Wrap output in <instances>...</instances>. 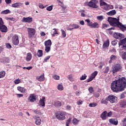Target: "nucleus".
Returning <instances> with one entry per match:
<instances>
[{
    "instance_id": "obj_32",
    "label": "nucleus",
    "mask_w": 126,
    "mask_h": 126,
    "mask_svg": "<svg viewBox=\"0 0 126 126\" xmlns=\"http://www.w3.org/2000/svg\"><path fill=\"white\" fill-rule=\"evenodd\" d=\"M98 74V72L97 71H94L91 75V77L94 79V77H96V76Z\"/></svg>"
},
{
    "instance_id": "obj_57",
    "label": "nucleus",
    "mask_w": 126,
    "mask_h": 126,
    "mask_svg": "<svg viewBox=\"0 0 126 126\" xmlns=\"http://www.w3.org/2000/svg\"><path fill=\"white\" fill-rule=\"evenodd\" d=\"M4 23L3 22V21L2 20V18H0V26L4 25Z\"/></svg>"
},
{
    "instance_id": "obj_43",
    "label": "nucleus",
    "mask_w": 126,
    "mask_h": 126,
    "mask_svg": "<svg viewBox=\"0 0 126 126\" xmlns=\"http://www.w3.org/2000/svg\"><path fill=\"white\" fill-rule=\"evenodd\" d=\"M104 65H105V63L101 62L99 63V65L98 66V68H99L100 69H101L103 66H104Z\"/></svg>"
},
{
    "instance_id": "obj_22",
    "label": "nucleus",
    "mask_w": 126,
    "mask_h": 126,
    "mask_svg": "<svg viewBox=\"0 0 126 126\" xmlns=\"http://www.w3.org/2000/svg\"><path fill=\"white\" fill-rule=\"evenodd\" d=\"M126 38H124L123 39H120V41L119 42V47L121 46H123L124 45H126Z\"/></svg>"
},
{
    "instance_id": "obj_8",
    "label": "nucleus",
    "mask_w": 126,
    "mask_h": 126,
    "mask_svg": "<svg viewBox=\"0 0 126 126\" xmlns=\"http://www.w3.org/2000/svg\"><path fill=\"white\" fill-rule=\"evenodd\" d=\"M12 43L15 46H18L19 44V39H18V36L15 35L12 37Z\"/></svg>"
},
{
    "instance_id": "obj_24",
    "label": "nucleus",
    "mask_w": 126,
    "mask_h": 126,
    "mask_svg": "<svg viewBox=\"0 0 126 126\" xmlns=\"http://www.w3.org/2000/svg\"><path fill=\"white\" fill-rule=\"evenodd\" d=\"M26 60L27 62H30V60H32V54L31 53H28Z\"/></svg>"
},
{
    "instance_id": "obj_39",
    "label": "nucleus",
    "mask_w": 126,
    "mask_h": 126,
    "mask_svg": "<svg viewBox=\"0 0 126 126\" xmlns=\"http://www.w3.org/2000/svg\"><path fill=\"white\" fill-rule=\"evenodd\" d=\"M61 32L63 38H65V37H66V33H65V31L63 29H61Z\"/></svg>"
},
{
    "instance_id": "obj_18",
    "label": "nucleus",
    "mask_w": 126,
    "mask_h": 126,
    "mask_svg": "<svg viewBox=\"0 0 126 126\" xmlns=\"http://www.w3.org/2000/svg\"><path fill=\"white\" fill-rule=\"evenodd\" d=\"M109 122L111 125H114V126H117L118 125V120L116 119H110L109 120Z\"/></svg>"
},
{
    "instance_id": "obj_50",
    "label": "nucleus",
    "mask_w": 126,
    "mask_h": 126,
    "mask_svg": "<svg viewBox=\"0 0 126 126\" xmlns=\"http://www.w3.org/2000/svg\"><path fill=\"white\" fill-rule=\"evenodd\" d=\"M53 30H54V32H53V33L52 34V36L53 37H54V36H55L56 34H58V32L57 31V30L56 29H53Z\"/></svg>"
},
{
    "instance_id": "obj_44",
    "label": "nucleus",
    "mask_w": 126,
    "mask_h": 126,
    "mask_svg": "<svg viewBox=\"0 0 126 126\" xmlns=\"http://www.w3.org/2000/svg\"><path fill=\"white\" fill-rule=\"evenodd\" d=\"M118 40L117 39L114 40L111 42V44L112 45V46H116V45L118 44Z\"/></svg>"
},
{
    "instance_id": "obj_41",
    "label": "nucleus",
    "mask_w": 126,
    "mask_h": 126,
    "mask_svg": "<svg viewBox=\"0 0 126 126\" xmlns=\"http://www.w3.org/2000/svg\"><path fill=\"white\" fill-rule=\"evenodd\" d=\"M99 2L100 6H104L105 4H107V3L105 2L103 0H100Z\"/></svg>"
},
{
    "instance_id": "obj_25",
    "label": "nucleus",
    "mask_w": 126,
    "mask_h": 126,
    "mask_svg": "<svg viewBox=\"0 0 126 126\" xmlns=\"http://www.w3.org/2000/svg\"><path fill=\"white\" fill-rule=\"evenodd\" d=\"M117 60V56L116 55H111L110 56V60L109 61V63H112L113 61H116Z\"/></svg>"
},
{
    "instance_id": "obj_21",
    "label": "nucleus",
    "mask_w": 126,
    "mask_h": 126,
    "mask_svg": "<svg viewBox=\"0 0 126 126\" xmlns=\"http://www.w3.org/2000/svg\"><path fill=\"white\" fill-rule=\"evenodd\" d=\"M117 13V11L116 10H112L108 12L106 14H107L109 16H113V15H115Z\"/></svg>"
},
{
    "instance_id": "obj_47",
    "label": "nucleus",
    "mask_w": 126,
    "mask_h": 126,
    "mask_svg": "<svg viewBox=\"0 0 126 126\" xmlns=\"http://www.w3.org/2000/svg\"><path fill=\"white\" fill-rule=\"evenodd\" d=\"M21 82V81L19 79H17L14 81L15 84H19Z\"/></svg>"
},
{
    "instance_id": "obj_55",
    "label": "nucleus",
    "mask_w": 126,
    "mask_h": 126,
    "mask_svg": "<svg viewBox=\"0 0 126 126\" xmlns=\"http://www.w3.org/2000/svg\"><path fill=\"white\" fill-rule=\"evenodd\" d=\"M103 8L105 10H108V9H109V4L106 3V4H105V6H103Z\"/></svg>"
},
{
    "instance_id": "obj_13",
    "label": "nucleus",
    "mask_w": 126,
    "mask_h": 126,
    "mask_svg": "<svg viewBox=\"0 0 126 126\" xmlns=\"http://www.w3.org/2000/svg\"><path fill=\"white\" fill-rule=\"evenodd\" d=\"M23 5V3L16 2L12 4V7H14L15 8L21 7Z\"/></svg>"
},
{
    "instance_id": "obj_6",
    "label": "nucleus",
    "mask_w": 126,
    "mask_h": 126,
    "mask_svg": "<svg viewBox=\"0 0 126 126\" xmlns=\"http://www.w3.org/2000/svg\"><path fill=\"white\" fill-rule=\"evenodd\" d=\"M122 69V65L120 64H115L112 66L113 73H116Z\"/></svg>"
},
{
    "instance_id": "obj_48",
    "label": "nucleus",
    "mask_w": 126,
    "mask_h": 126,
    "mask_svg": "<svg viewBox=\"0 0 126 126\" xmlns=\"http://www.w3.org/2000/svg\"><path fill=\"white\" fill-rule=\"evenodd\" d=\"M50 58H51V56H48L46 57L45 58V59H44L43 63H47V62H48V60H50Z\"/></svg>"
},
{
    "instance_id": "obj_17",
    "label": "nucleus",
    "mask_w": 126,
    "mask_h": 126,
    "mask_svg": "<svg viewBox=\"0 0 126 126\" xmlns=\"http://www.w3.org/2000/svg\"><path fill=\"white\" fill-rule=\"evenodd\" d=\"M33 119H35V124L37 126H40L41 125V121L39 117L33 116Z\"/></svg>"
},
{
    "instance_id": "obj_16",
    "label": "nucleus",
    "mask_w": 126,
    "mask_h": 126,
    "mask_svg": "<svg viewBox=\"0 0 126 126\" xmlns=\"http://www.w3.org/2000/svg\"><path fill=\"white\" fill-rule=\"evenodd\" d=\"M100 118L102 119L103 121H105V120H107L108 118L107 116V111H104L103 112L101 113L100 115Z\"/></svg>"
},
{
    "instance_id": "obj_40",
    "label": "nucleus",
    "mask_w": 126,
    "mask_h": 126,
    "mask_svg": "<svg viewBox=\"0 0 126 126\" xmlns=\"http://www.w3.org/2000/svg\"><path fill=\"white\" fill-rule=\"evenodd\" d=\"M121 124L122 126H126V117L122 120Z\"/></svg>"
},
{
    "instance_id": "obj_20",
    "label": "nucleus",
    "mask_w": 126,
    "mask_h": 126,
    "mask_svg": "<svg viewBox=\"0 0 126 126\" xmlns=\"http://www.w3.org/2000/svg\"><path fill=\"white\" fill-rule=\"evenodd\" d=\"M110 45V40L109 39H107V40L105 41V42H104L103 44V49H107L109 47Z\"/></svg>"
},
{
    "instance_id": "obj_26",
    "label": "nucleus",
    "mask_w": 126,
    "mask_h": 126,
    "mask_svg": "<svg viewBox=\"0 0 126 126\" xmlns=\"http://www.w3.org/2000/svg\"><path fill=\"white\" fill-rule=\"evenodd\" d=\"M120 54L123 60H126V52L122 51Z\"/></svg>"
},
{
    "instance_id": "obj_12",
    "label": "nucleus",
    "mask_w": 126,
    "mask_h": 126,
    "mask_svg": "<svg viewBox=\"0 0 126 126\" xmlns=\"http://www.w3.org/2000/svg\"><path fill=\"white\" fill-rule=\"evenodd\" d=\"M28 32L29 37H32V36L35 35V30L34 29L29 28Z\"/></svg>"
},
{
    "instance_id": "obj_38",
    "label": "nucleus",
    "mask_w": 126,
    "mask_h": 126,
    "mask_svg": "<svg viewBox=\"0 0 126 126\" xmlns=\"http://www.w3.org/2000/svg\"><path fill=\"white\" fill-rule=\"evenodd\" d=\"M98 104L95 102L91 103L89 104V107H91V108L96 107Z\"/></svg>"
},
{
    "instance_id": "obj_3",
    "label": "nucleus",
    "mask_w": 126,
    "mask_h": 126,
    "mask_svg": "<svg viewBox=\"0 0 126 126\" xmlns=\"http://www.w3.org/2000/svg\"><path fill=\"white\" fill-rule=\"evenodd\" d=\"M65 116H66V113L64 111H60L56 114L57 119L60 121H64L65 120Z\"/></svg>"
},
{
    "instance_id": "obj_14",
    "label": "nucleus",
    "mask_w": 126,
    "mask_h": 126,
    "mask_svg": "<svg viewBox=\"0 0 126 126\" xmlns=\"http://www.w3.org/2000/svg\"><path fill=\"white\" fill-rule=\"evenodd\" d=\"M118 106L121 108H126V100H121L118 103Z\"/></svg>"
},
{
    "instance_id": "obj_58",
    "label": "nucleus",
    "mask_w": 126,
    "mask_h": 126,
    "mask_svg": "<svg viewBox=\"0 0 126 126\" xmlns=\"http://www.w3.org/2000/svg\"><path fill=\"white\" fill-rule=\"evenodd\" d=\"M94 96L95 98H99V97H100V94H99V93H95L94 94Z\"/></svg>"
},
{
    "instance_id": "obj_4",
    "label": "nucleus",
    "mask_w": 126,
    "mask_h": 126,
    "mask_svg": "<svg viewBox=\"0 0 126 126\" xmlns=\"http://www.w3.org/2000/svg\"><path fill=\"white\" fill-rule=\"evenodd\" d=\"M88 5L92 8H98V1L97 0H91L88 3Z\"/></svg>"
},
{
    "instance_id": "obj_23",
    "label": "nucleus",
    "mask_w": 126,
    "mask_h": 126,
    "mask_svg": "<svg viewBox=\"0 0 126 126\" xmlns=\"http://www.w3.org/2000/svg\"><path fill=\"white\" fill-rule=\"evenodd\" d=\"M17 90L21 92V93H25L26 92V89L22 87H18Z\"/></svg>"
},
{
    "instance_id": "obj_52",
    "label": "nucleus",
    "mask_w": 126,
    "mask_h": 126,
    "mask_svg": "<svg viewBox=\"0 0 126 126\" xmlns=\"http://www.w3.org/2000/svg\"><path fill=\"white\" fill-rule=\"evenodd\" d=\"M87 77V76L84 74V75H83L82 76V77L80 78V80H85L86 79V78Z\"/></svg>"
},
{
    "instance_id": "obj_5",
    "label": "nucleus",
    "mask_w": 126,
    "mask_h": 126,
    "mask_svg": "<svg viewBox=\"0 0 126 126\" xmlns=\"http://www.w3.org/2000/svg\"><path fill=\"white\" fill-rule=\"evenodd\" d=\"M106 100L107 101H109L110 103H115L118 100V97L114 95H110L106 97Z\"/></svg>"
},
{
    "instance_id": "obj_2",
    "label": "nucleus",
    "mask_w": 126,
    "mask_h": 126,
    "mask_svg": "<svg viewBox=\"0 0 126 126\" xmlns=\"http://www.w3.org/2000/svg\"><path fill=\"white\" fill-rule=\"evenodd\" d=\"M108 21L111 26L117 27L123 32L126 31V25H123L122 23H120V19L109 17L108 18Z\"/></svg>"
},
{
    "instance_id": "obj_11",
    "label": "nucleus",
    "mask_w": 126,
    "mask_h": 126,
    "mask_svg": "<svg viewBox=\"0 0 126 126\" xmlns=\"http://www.w3.org/2000/svg\"><path fill=\"white\" fill-rule=\"evenodd\" d=\"M28 100L29 102L32 103L34 102V101H36V95L35 94H31L28 98Z\"/></svg>"
},
{
    "instance_id": "obj_60",
    "label": "nucleus",
    "mask_w": 126,
    "mask_h": 126,
    "mask_svg": "<svg viewBox=\"0 0 126 126\" xmlns=\"http://www.w3.org/2000/svg\"><path fill=\"white\" fill-rule=\"evenodd\" d=\"M76 96H79L81 94V92L80 91H77L76 92Z\"/></svg>"
},
{
    "instance_id": "obj_1",
    "label": "nucleus",
    "mask_w": 126,
    "mask_h": 126,
    "mask_svg": "<svg viewBox=\"0 0 126 126\" xmlns=\"http://www.w3.org/2000/svg\"><path fill=\"white\" fill-rule=\"evenodd\" d=\"M126 88V77H122L118 80L113 81L111 84V89L113 92L118 93L125 91Z\"/></svg>"
},
{
    "instance_id": "obj_59",
    "label": "nucleus",
    "mask_w": 126,
    "mask_h": 126,
    "mask_svg": "<svg viewBox=\"0 0 126 126\" xmlns=\"http://www.w3.org/2000/svg\"><path fill=\"white\" fill-rule=\"evenodd\" d=\"M67 78L70 81H72V80H73V79L72 78V76H71V75H68Z\"/></svg>"
},
{
    "instance_id": "obj_56",
    "label": "nucleus",
    "mask_w": 126,
    "mask_h": 126,
    "mask_svg": "<svg viewBox=\"0 0 126 126\" xmlns=\"http://www.w3.org/2000/svg\"><path fill=\"white\" fill-rule=\"evenodd\" d=\"M97 19H98V20L102 21L104 19V17H103V16H98L97 17Z\"/></svg>"
},
{
    "instance_id": "obj_27",
    "label": "nucleus",
    "mask_w": 126,
    "mask_h": 126,
    "mask_svg": "<svg viewBox=\"0 0 126 126\" xmlns=\"http://www.w3.org/2000/svg\"><path fill=\"white\" fill-rule=\"evenodd\" d=\"M1 62L3 63H9V59L6 58H2L1 59Z\"/></svg>"
},
{
    "instance_id": "obj_29",
    "label": "nucleus",
    "mask_w": 126,
    "mask_h": 126,
    "mask_svg": "<svg viewBox=\"0 0 126 126\" xmlns=\"http://www.w3.org/2000/svg\"><path fill=\"white\" fill-rule=\"evenodd\" d=\"M36 79L38 81H44V80H45V77H44V75H40L39 76H37Z\"/></svg>"
},
{
    "instance_id": "obj_35",
    "label": "nucleus",
    "mask_w": 126,
    "mask_h": 126,
    "mask_svg": "<svg viewBox=\"0 0 126 126\" xmlns=\"http://www.w3.org/2000/svg\"><path fill=\"white\" fill-rule=\"evenodd\" d=\"M5 75V71H1L0 72V78H2V77H4Z\"/></svg>"
},
{
    "instance_id": "obj_33",
    "label": "nucleus",
    "mask_w": 126,
    "mask_h": 126,
    "mask_svg": "<svg viewBox=\"0 0 126 126\" xmlns=\"http://www.w3.org/2000/svg\"><path fill=\"white\" fill-rule=\"evenodd\" d=\"M58 89L60 91H63V84H60L58 85Z\"/></svg>"
},
{
    "instance_id": "obj_28",
    "label": "nucleus",
    "mask_w": 126,
    "mask_h": 126,
    "mask_svg": "<svg viewBox=\"0 0 126 126\" xmlns=\"http://www.w3.org/2000/svg\"><path fill=\"white\" fill-rule=\"evenodd\" d=\"M45 46L48 47H51L52 46V41H51V39H49L45 42Z\"/></svg>"
},
{
    "instance_id": "obj_9",
    "label": "nucleus",
    "mask_w": 126,
    "mask_h": 126,
    "mask_svg": "<svg viewBox=\"0 0 126 126\" xmlns=\"http://www.w3.org/2000/svg\"><path fill=\"white\" fill-rule=\"evenodd\" d=\"M45 102H46V97L45 96L42 97V98H40L38 102V106L40 107H45Z\"/></svg>"
},
{
    "instance_id": "obj_36",
    "label": "nucleus",
    "mask_w": 126,
    "mask_h": 126,
    "mask_svg": "<svg viewBox=\"0 0 126 126\" xmlns=\"http://www.w3.org/2000/svg\"><path fill=\"white\" fill-rule=\"evenodd\" d=\"M10 11L8 9H6L1 12V14H8Z\"/></svg>"
},
{
    "instance_id": "obj_64",
    "label": "nucleus",
    "mask_w": 126,
    "mask_h": 126,
    "mask_svg": "<svg viewBox=\"0 0 126 126\" xmlns=\"http://www.w3.org/2000/svg\"><path fill=\"white\" fill-rule=\"evenodd\" d=\"M112 115H113V113H112V112L110 111L109 113L107 112V117H111V116H112Z\"/></svg>"
},
{
    "instance_id": "obj_63",
    "label": "nucleus",
    "mask_w": 126,
    "mask_h": 126,
    "mask_svg": "<svg viewBox=\"0 0 126 126\" xmlns=\"http://www.w3.org/2000/svg\"><path fill=\"white\" fill-rule=\"evenodd\" d=\"M82 103H83V101L80 100L77 102V105H82Z\"/></svg>"
},
{
    "instance_id": "obj_46",
    "label": "nucleus",
    "mask_w": 126,
    "mask_h": 126,
    "mask_svg": "<svg viewBox=\"0 0 126 126\" xmlns=\"http://www.w3.org/2000/svg\"><path fill=\"white\" fill-rule=\"evenodd\" d=\"M71 122V118H69L68 120H67L66 122V126H69V124H70Z\"/></svg>"
},
{
    "instance_id": "obj_53",
    "label": "nucleus",
    "mask_w": 126,
    "mask_h": 126,
    "mask_svg": "<svg viewBox=\"0 0 126 126\" xmlns=\"http://www.w3.org/2000/svg\"><path fill=\"white\" fill-rule=\"evenodd\" d=\"M109 71H110V67H109V66H107L105 69L104 73H108Z\"/></svg>"
},
{
    "instance_id": "obj_15",
    "label": "nucleus",
    "mask_w": 126,
    "mask_h": 126,
    "mask_svg": "<svg viewBox=\"0 0 126 126\" xmlns=\"http://www.w3.org/2000/svg\"><path fill=\"white\" fill-rule=\"evenodd\" d=\"M0 31L1 32H3L4 33H6L8 31L7 27L5 26V25H3L2 26H0Z\"/></svg>"
},
{
    "instance_id": "obj_34",
    "label": "nucleus",
    "mask_w": 126,
    "mask_h": 126,
    "mask_svg": "<svg viewBox=\"0 0 126 126\" xmlns=\"http://www.w3.org/2000/svg\"><path fill=\"white\" fill-rule=\"evenodd\" d=\"M55 107H61L62 106V102L59 101H57L55 102Z\"/></svg>"
},
{
    "instance_id": "obj_42",
    "label": "nucleus",
    "mask_w": 126,
    "mask_h": 126,
    "mask_svg": "<svg viewBox=\"0 0 126 126\" xmlns=\"http://www.w3.org/2000/svg\"><path fill=\"white\" fill-rule=\"evenodd\" d=\"M45 51L46 53H49V52H50V51H51V46H45Z\"/></svg>"
},
{
    "instance_id": "obj_10",
    "label": "nucleus",
    "mask_w": 126,
    "mask_h": 126,
    "mask_svg": "<svg viewBox=\"0 0 126 126\" xmlns=\"http://www.w3.org/2000/svg\"><path fill=\"white\" fill-rule=\"evenodd\" d=\"M33 22V18L31 17H23V22H25L26 23H31Z\"/></svg>"
},
{
    "instance_id": "obj_49",
    "label": "nucleus",
    "mask_w": 126,
    "mask_h": 126,
    "mask_svg": "<svg viewBox=\"0 0 126 126\" xmlns=\"http://www.w3.org/2000/svg\"><path fill=\"white\" fill-rule=\"evenodd\" d=\"M100 103L101 104H108V102L107 101L106 99H102V100L100 101Z\"/></svg>"
},
{
    "instance_id": "obj_37",
    "label": "nucleus",
    "mask_w": 126,
    "mask_h": 126,
    "mask_svg": "<svg viewBox=\"0 0 126 126\" xmlns=\"http://www.w3.org/2000/svg\"><path fill=\"white\" fill-rule=\"evenodd\" d=\"M71 27H73V29H78V28H79V25L76 24H73L71 25Z\"/></svg>"
},
{
    "instance_id": "obj_30",
    "label": "nucleus",
    "mask_w": 126,
    "mask_h": 126,
    "mask_svg": "<svg viewBox=\"0 0 126 126\" xmlns=\"http://www.w3.org/2000/svg\"><path fill=\"white\" fill-rule=\"evenodd\" d=\"M37 56L38 58H41L43 56V50H38L37 53Z\"/></svg>"
},
{
    "instance_id": "obj_31",
    "label": "nucleus",
    "mask_w": 126,
    "mask_h": 126,
    "mask_svg": "<svg viewBox=\"0 0 126 126\" xmlns=\"http://www.w3.org/2000/svg\"><path fill=\"white\" fill-rule=\"evenodd\" d=\"M79 123V120H77L76 118H74L72 120V124L74 125V126H76V125H78Z\"/></svg>"
},
{
    "instance_id": "obj_51",
    "label": "nucleus",
    "mask_w": 126,
    "mask_h": 126,
    "mask_svg": "<svg viewBox=\"0 0 126 126\" xmlns=\"http://www.w3.org/2000/svg\"><path fill=\"white\" fill-rule=\"evenodd\" d=\"M88 90L90 93H93V92H94V90L93 89V87H90L88 89Z\"/></svg>"
},
{
    "instance_id": "obj_61",
    "label": "nucleus",
    "mask_w": 126,
    "mask_h": 126,
    "mask_svg": "<svg viewBox=\"0 0 126 126\" xmlns=\"http://www.w3.org/2000/svg\"><path fill=\"white\" fill-rule=\"evenodd\" d=\"M6 20H11V21H14L15 19L13 18H9L7 17L6 18Z\"/></svg>"
},
{
    "instance_id": "obj_62",
    "label": "nucleus",
    "mask_w": 126,
    "mask_h": 126,
    "mask_svg": "<svg viewBox=\"0 0 126 126\" xmlns=\"http://www.w3.org/2000/svg\"><path fill=\"white\" fill-rule=\"evenodd\" d=\"M6 48H7L8 49H11V45H10V43H7L6 44Z\"/></svg>"
},
{
    "instance_id": "obj_7",
    "label": "nucleus",
    "mask_w": 126,
    "mask_h": 126,
    "mask_svg": "<svg viewBox=\"0 0 126 126\" xmlns=\"http://www.w3.org/2000/svg\"><path fill=\"white\" fill-rule=\"evenodd\" d=\"M113 36L114 38L118 39L119 40H122L125 38V35L120 32H114Z\"/></svg>"
},
{
    "instance_id": "obj_54",
    "label": "nucleus",
    "mask_w": 126,
    "mask_h": 126,
    "mask_svg": "<svg viewBox=\"0 0 126 126\" xmlns=\"http://www.w3.org/2000/svg\"><path fill=\"white\" fill-rule=\"evenodd\" d=\"M47 10L51 11L53 10V5L49 6L46 8Z\"/></svg>"
},
{
    "instance_id": "obj_19",
    "label": "nucleus",
    "mask_w": 126,
    "mask_h": 126,
    "mask_svg": "<svg viewBox=\"0 0 126 126\" xmlns=\"http://www.w3.org/2000/svg\"><path fill=\"white\" fill-rule=\"evenodd\" d=\"M89 26H91V28H99V25L98 24V23L95 22L94 23H91L89 24L88 25Z\"/></svg>"
},
{
    "instance_id": "obj_45",
    "label": "nucleus",
    "mask_w": 126,
    "mask_h": 126,
    "mask_svg": "<svg viewBox=\"0 0 126 126\" xmlns=\"http://www.w3.org/2000/svg\"><path fill=\"white\" fill-rule=\"evenodd\" d=\"M53 78L55 79V80H60V76L57 75H54L53 76Z\"/></svg>"
}]
</instances>
